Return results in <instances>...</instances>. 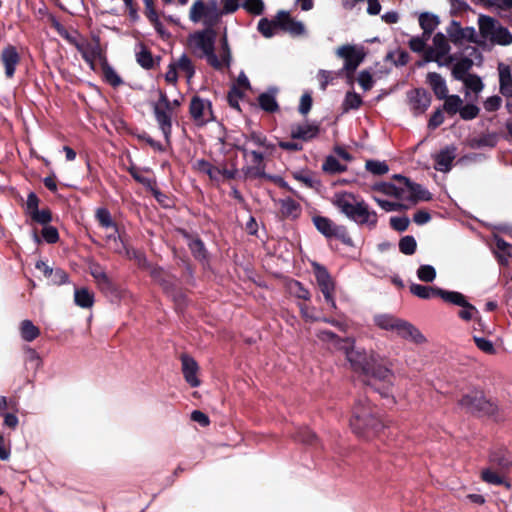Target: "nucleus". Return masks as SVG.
<instances>
[{
    "label": "nucleus",
    "mask_w": 512,
    "mask_h": 512,
    "mask_svg": "<svg viewBox=\"0 0 512 512\" xmlns=\"http://www.w3.org/2000/svg\"><path fill=\"white\" fill-rule=\"evenodd\" d=\"M216 37L217 34L213 28L197 30L188 35L186 46L195 57L206 59L207 63L215 69H222L230 64V49L224 37L219 53L216 54Z\"/></svg>",
    "instance_id": "nucleus-1"
},
{
    "label": "nucleus",
    "mask_w": 512,
    "mask_h": 512,
    "mask_svg": "<svg viewBox=\"0 0 512 512\" xmlns=\"http://www.w3.org/2000/svg\"><path fill=\"white\" fill-rule=\"evenodd\" d=\"M332 203L350 220L368 227L377 223V214L368 208L367 204L349 192L335 193Z\"/></svg>",
    "instance_id": "nucleus-2"
},
{
    "label": "nucleus",
    "mask_w": 512,
    "mask_h": 512,
    "mask_svg": "<svg viewBox=\"0 0 512 512\" xmlns=\"http://www.w3.org/2000/svg\"><path fill=\"white\" fill-rule=\"evenodd\" d=\"M235 145L244 152L247 163L251 165L247 167V176L259 177L264 175L263 156L269 150L266 139L256 134L251 136L241 135L236 139Z\"/></svg>",
    "instance_id": "nucleus-3"
},
{
    "label": "nucleus",
    "mask_w": 512,
    "mask_h": 512,
    "mask_svg": "<svg viewBox=\"0 0 512 512\" xmlns=\"http://www.w3.org/2000/svg\"><path fill=\"white\" fill-rule=\"evenodd\" d=\"M350 426L354 433L366 439L374 436L383 427L374 409L362 401H358L353 408Z\"/></svg>",
    "instance_id": "nucleus-4"
},
{
    "label": "nucleus",
    "mask_w": 512,
    "mask_h": 512,
    "mask_svg": "<svg viewBox=\"0 0 512 512\" xmlns=\"http://www.w3.org/2000/svg\"><path fill=\"white\" fill-rule=\"evenodd\" d=\"M374 321L379 328L391 331L406 340L417 344L425 342V337L417 328L393 315L379 314L374 317Z\"/></svg>",
    "instance_id": "nucleus-5"
},
{
    "label": "nucleus",
    "mask_w": 512,
    "mask_h": 512,
    "mask_svg": "<svg viewBox=\"0 0 512 512\" xmlns=\"http://www.w3.org/2000/svg\"><path fill=\"white\" fill-rule=\"evenodd\" d=\"M341 351L348 362L355 370L369 373L372 369V364H378L379 356L374 352H367L364 349L357 348L355 341L351 338H346V342L342 344Z\"/></svg>",
    "instance_id": "nucleus-6"
},
{
    "label": "nucleus",
    "mask_w": 512,
    "mask_h": 512,
    "mask_svg": "<svg viewBox=\"0 0 512 512\" xmlns=\"http://www.w3.org/2000/svg\"><path fill=\"white\" fill-rule=\"evenodd\" d=\"M220 16L221 13L218 10L216 0H210L209 2L196 0L189 10V20L194 24L201 23L205 28H213L219 21Z\"/></svg>",
    "instance_id": "nucleus-7"
},
{
    "label": "nucleus",
    "mask_w": 512,
    "mask_h": 512,
    "mask_svg": "<svg viewBox=\"0 0 512 512\" xmlns=\"http://www.w3.org/2000/svg\"><path fill=\"white\" fill-rule=\"evenodd\" d=\"M448 39L442 33H437L432 39V44L424 52V62H435L438 66H449L453 64L456 57L450 53Z\"/></svg>",
    "instance_id": "nucleus-8"
},
{
    "label": "nucleus",
    "mask_w": 512,
    "mask_h": 512,
    "mask_svg": "<svg viewBox=\"0 0 512 512\" xmlns=\"http://www.w3.org/2000/svg\"><path fill=\"white\" fill-rule=\"evenodd\" d=\"M478 24L481 35L490 42L502 46L512 44L511 32L495 19L481 15Z\"/></svg>",
    "instance_id": "nucleus-9"
},
{
    "label": "nucleus",
    "mask_w": 512,
    "mask_h": 512,
    "mask_svg": "<svg viewBox=\"0 0 512 512\" xmlns=\"http://www.w3.org/2000/svg\"><path fill=\"white\" fill-rule=\"evenodd\" d=\"M398 188L396 199L400 203L409 205V207L418 201H427L430 199V193L420 185L410 182L402 176H397Z\"/></svg>",
    "instance_id": "nucleus-10"
},
{
    "label": "nucleus",
    "mask_w": 512,
    "mask_h": 512,
    "mask_svg": "<svg viewBox=\"0 0 512 512\" xmlns=\"http://www.w3.org/2000/svg\"><path fill=\"white\" fill-rule=\"evenodd\" d=\"M337 57L344 60L342 71L346 73L348 80H351L353 73L365 58L364 48L357 45H342L335 51Z\"/></svg>",
    "instance_id": "nucleus-11"
},
{
    "label": "nucleus",
    "mask_w": 512,
    "mask_h": 512,
    "mask_svg": "<svg viewBox=\"0 0 512 512\" xmlns=\"http://www.w3.org/2000/svg\"><path fill=\"white\" fill-rule=\"evenodd\" d=\"M460 405L472 413L492 415L497 412V405L487 399L482 391L475 390L464 395Z\"/></svg>",
    "instance_id": "nucleus-12"
},
{
    "label": "nucleus",
    "mask_w": 512,
    "mask_h": 512,
    "mask_svg": "<svg viewBox=\"0 0 512 512\" xmlns=\"http://www.w3.org/2000/svg\"><path fill=\"white\" fill-rule=\"evenodd\" d=\"M159 99L154 105V114L156 121L166 140L169 139L172 129L173 106L166 94L159 91Z\"/></svg>",
    "instance_id": "nucleus-13"
},
{
    "label": "nucleus",
    "mask_w": 512,
    "mask_h": 512,
    "mask_svg": "<svg viewBox=\"0 0 512 512\" xmlns=\"http://www.w3.org/2000/svg\"><path fill=\"white\" fill-rule=\"evenodd\" d=\"M313 272L317 281V284L326 300V302L332 307L335 308V300H334V291L335 284L332 280L330 274L326 270L325 267L321 266L318 263H312Z\"/></svg>",
    "instance_id": "nucleus-14"
},
{
    "label": "nucleus",
    "mask_w": 512,
    "mask_h": 512,
    "mask_svg": "<svg viewBox=\"0 0 512 512\" xmlns=\"http://www.w3.org/2000/svg\"><path fill=\"white\" fill-rule=\"evenodd\" d=\"M441 298L446 302L461 307V310L459 311L458 315L462 320L470 321L472 319H475L478 315V310L476 309V307L470 304L467 301L466 297L460 292H441Z\"/></svg>",
    "instance_id": "nucleus-15"
},
{
    "label": "nucleus",
    "mask_w": 512,
    "mask_h": 512,
    "mask_svg": "<svg viewBox=\"0 0 512 512\" xmlns=\"http://www.w3.org/2000/svg\"><path fill=\"white\" fill-rule=\"evenodd\" d=\"M77 49L92 69H95L96 61L104 60L100 43L96 39L77 44Z\"/></svg>",
    "instance_id": "nucleus-16"
},
{
    "label": "nucleus",
    "mask_w": 512,
    "mask_h": 512,
    "mask_svg": "<svg viewBox=\"0 0 512 512\" xmlns=\"http://www.w3.org/2000/svg\"><path fill=\"white\" fill-rule=\"evenodd\" d=\"M190 113L198 123H205L212 118L211 104L209 101L194 97L190 104Z\"/></svg>",
    "instance_id": "nucleus-17"
},
{
    "label": "nucleus",
    "mask_w": 512,
    "mask_h": 512,
    "mask_svg": "<svg viewBox=\"0 0 512 512\" xmlns=\"http://www.w3.org/2000/svg\"><path fill=\"white\" fill-rule=\"evenodd\" d=\"M181 363H182V373L186 380V382L191 387H198L200 385V380L197 376L199 371V366L197 362L188 355H182L181 356Z\"/></svg>",
    "instance_id": "nucleus-18"
},
{
    "label": "nucleus",
    "mask_w": 512,
    "mask_h": 512,
    "mask_svg": "<svg viewBox=\"0 0 512 512\" xmlns=\"http://www.w3.org/2000/svg\"><path fill=\"white\" fill-rule=\"evenodd\" d=\"M451 41L455 44L463 42H476V30L473 27L461 28L456 22H453L448 30Z\"/></svg>",
    "instance_id": "nucleus-19"
},
{
    "label": "nucleus",
    "mask_w": 512,
    "mask_h": 512,
    "mask_svg": "<svg viewBox=\"0 0 512 512\" xmlns=\"http://www.w3.org/2000/svg\"><path fill=\"white\" fill-rule=\"evenodd\" d=\"M277 20L280 27L293 36H301L306 32L304 24L301 21H296L291 18L290 15L285 11L278 13Z\"/></svg>",
    "instance_id": "nucleus-20"
},
{
    "label": "nucleus",
    "mask_w": 512,
    "mask_h": 512,
    "mask_svg": "<svg viewBox=\"0 0 512 512\" xmlns=\"http://www.w3.org/2000/svg\"><path fill=\"white\" fill-rule=\"evenodd\" d=\"M499 80L501 93L509 98L507 103L508 109L512 112V75L508 65L499 64Z\"/></svg>",
    "instance_id": "nucleus-21"
},
{
    "label": "nucleus",
    "mask_w": 512,
    "mask_h": 512,
    "mask_svg": "<svg viewBox=\"0 0 512 512\" xmlns=\"http://www.w3.org/2000/svg\"><path fill=\"white\" fill-rule=\"evenodd\" d=\"M313 222L317 230L326 237H342L345 234V230L342 227L335 225L326 217H314Z\"/></svg>",
    "instance_id": "nucleus-22"
},
{
    "label": "nucleus",
    "mask_w": 512,
    "mask_h": 512,
    "mask_svg": "<svg viewBox=\"0 0 512 512\" xmlns=\"http://www.w3.org/2000/svg\"><path fill=\"white\" fill-rule=\"evenodd\" d=\"M1 61L5 69V75L12 78L15 73L16 66L19 64L20 56L13 46L6 47L1 54Z\"/></svg>",
    "instance_id": "nucleus-23"
},
{
    "label": "nucleus",
    "mask_w": 512,
    "mask_h": 512,
    "mask_svg": "<svg viewBox=\"0 0 512 512\" xmlns=\"http://www.w3.org/2000/svg\"><path fill=\"white\" fill-rule=\"evenodd\" d=\"M455 151V147L450 146L435 154V169L441 172H448L451 169L452 162L456 157Z\"/></svg>",
    "instance_id": "nucleus-24"
},
{
    "label": "nucleus",
    "mask_w": 512,
    "mask_h": 512,
    "mask_svg": "<svg viewBox=\"0 0 512 512\" xmlns=\"http://www.w3.org/2000/svg\"><path fill=\"white\" fill-rule=\"evenodd\" d=\"M411 109L415 113H423L430 105V97L424 90H414L409 94Z\"/></svg>",
    "instance_id": "nucleus-25"
},
{
    "label": "nucleus",
    "mask_w": 512,
    "mask_h": 512,
    "mask_svg": "<svg viewBox=\"0 0 512 512\" xmlns=\"http://www.w3.org/2000/svg\"><path fill=\"white\" fill-rule=\"evenodd\" d=\"M427 81L437 98L444 99L447 96L448 88L446 81L440 74L435 72L429 73Z\"/></svg>",
    "instance_id": "nucleus-26"
},
{
    "label": "nucleus",
    "mask_w": 512,
    "mask_h": 512,
    "mask_svg": "<svg viewBox=\"0 0 512 512\" xmlns=\"http://www.w3.org/2000/svg\"><path fill=\"white\" fill-rule=\"evenodd\" d=\"M495 248L494 254L501 263H506L509 258H512V244L506 242L498 236H494Z\"/></svg>",
    "instance_id": "nucleus-27"
},
{
    "label": "nucleus",
    "mask_w": 512,
    "mask_h": 512,
    "mask_svg": "<svg viewBox=\"0 0 512 512\" xmlns=\"http://www.w3.org/2000/svg\"><path fill=\"white\" fill-rule=\"evenodd\" d=\"M318 134V127L311 124L294 126L291 129V136L294 139L310 140Z\"/></svg>",
    "instance_id": "nucleus-28"
},
{
    "label": "nucleus",
    "mask_w": 512,
    "mask_h": 512,
    "mask_svg": "<svg viewBox=\"0 0 512 512\" xmlns=\"http://www.w3.org/2000/svg\"><path fill=\"white\" fill-rule=\"evenodd\" d=\"M410 291L413 295L422 298V299H429L434 296L441 297V292H448L447 290H443L440 288H433L429 286H424L420 284H412L410 286Z\"/></svg>",
    "instance_id": "nucleus-29"
},
{
    "label": "nucleus",
    "mask_w": 512,
    "mask_h": 512,
    "mask_svg": "<svg viewBox=\"0 0 512 512\" xmlns=\"http://www.w3.org/2000/svg\"><path fill=\"white\" fill-rule=\"evenodd\" d=\"M171 63L177 69L178 73H184L187 80L190 81L195 73V69L192 60L186 54H182L178 59Z\"/></svg>",
    "instance_id": "nucleus-30"
},
{
    "label": "nucleus",
    "mask_w": 512,
    "mask_h": 512,
    "mask_svg": "<svg viewBox=\"0 0 512 512\" xmlns=\"http://www.w3.org/2000/svg\"><path fill=\"white\" fill-rule=\"evenodd\" d=\"M419 23L423 29L424 36L429 37L438 26L439 18L431 13H422L419 17Z\"/></svg>",
    "instance_id": "nucleus-31"
},
{
    "label": "nucleus",
    "mask_w": 512,
    "mask_h": 512,
    "mask_svg": "<svg viewBox=\"0 0 512 512\" xmlns=\"http://www.w3.org/2000/svg\"><path fill=\"white\" fill-rule=\"evenodd\" d=\"M19 331L21 338L27 342L35 340L40 334L39 328L36 327L30 320L21 321L19 325Z\"/></svg>",
    "instance_id": "nucleus-32"
},
{
    "label": "nucleus",
    "mask_w": 512,
    "mask_h": 512,
    "mask_svg": "<svg viewBox=\"0 0 512 512\" xmlns=\"http://www.w3.org/2000/svg\"><path fill=\"white\" fill-rule=\"evenodd\" d=\"M74 300L81 308H90L94 303V295L86 288L75 289Z\"/></svg>",
    "instance_id": "nucleus-33"
},
{
    "label": "nucleus",
    "mask_w": 512,
    "mask_h": 512,
    "mask_svg": "<svg viewBox=\"0 0 512 512\" xmlns=\"http://www.w3.org/2000/svg\"><path fill=\"white\" fill-rule=\"evenodd\" d=\"M481 478L483 481L493 485H505L506 488H510V484L505 480L503 474L494 471L491 468L483 469L481 472Z\"/></svg>",
    "instance_id": "nucleus-34"
},
{
    "label": "nucleus",
    "mask_w": 512,
    "mask_h": 512,
    "mask_svg": "<svg viewBox=\"0 0 512 512\" xmlns=\"http://www.w3.org/2000/svg\"><path fill=\"white\" fill-rule=\"evenodd\" d=\"M105 237L107 245L111 250L117 253H122L124 251L125 248L122 241L118 237V230L116 226L109 228V230H105Z\"/></svg>",
    "instance_id": "nucleus-35"
},
{
    "label": "nucleus",
    "mask_w": 512,
    "mask_h": 512,
    "mask_svg": "<svg viewBox=\"0 0 512 512\" xmlns=\"http://www.w3.org/2000/svg\"><path fill=\"white\" fill-rule=\"evenodd\" d=\"M472 65H473L472 60H470L468 58H463L458 61L455 60L454 66L452 69V75L454 76L455 79L461 81L467 77V72L470 70Z\"/></svg>",
    "instance_id": "nucleus-36"
},
{
    "label": "nucleus",
    "mask_w": 512,
    "mask_h": 512,
    "mask_svg": "<svg viewBox=\"0 0 512 512\" xmlns=\"http://www.w3.org/2000/svg\"><path fill=\"white\" fill-rule=\"evenodd\" d=\"M280 210L285 217L296 218L300 214V206L291 198L282 199L280 201Z\"/></svg>",
    "instance_id": "nucleus-37"
},
{
    "label": "nucleus",
    "mask_w": 512,
    "mask_h": 512,
    "mask_svg": "<svg viewBox=\"0 0 512 512\" xmlns=\"http://www.w3.org/2000/svg\"><path fill=\"white\" fill-rule=\"evenodd\" d=\"M461 81L466 88V96H468L470 92L479 94L483 90L484 85L481 79L476 75L468 74L467 77Z\"/></svg>",
    "instance_id": "nucleus-38"
},
{
    "label": "nucleus",
    "mask_w": 512,
    "mask_h": 512,
    "mask_svg": "<svg viewBox=\"0 0 512 512\" xmlns=\"http://www.w3.org/2000/svg\"><path fill=\"white\" fill-rule=\"evenodd\" d=\"M317 337L319 338V340L328 343L331 348H334L336 350H340L342 344L346 342V339H340L333 332L326 330L320 331Z\"/></svg>",
    "instance_id": "nucleus-39"
},
{
    "label": "nucleus",
    "mask_w": 512,
    "mask_h": 512,
    "mask_svg": "<svg viewBox=\"0 0 512 512\" xmlns=\"http://www.w3.org/2000/svg\"><path fill=\"white\" fill-rule=\"evenodd\" d=\"M444 110L449 114L459 113L463 100L458 95H448L444 98Z\"/></svg>",
    "instance_id": "nucleus-40"
},
{
    "label": "nucleus",
    "mask_w": 512,
    "mask_h": 512,
    "mask_svg": "<svg viewBox=\"0 0 512 512\" xmlns=\"http://www.w3.org/2000/svg\"><path fill=\"white\" fill-rule=\"evenodd\" d=\"M280 27L278 20L276 22L269 21L267 19H261L258 23V29L266 38H270L276 34V31Z\"/></svg>",
    "instance_id": "nucleus-41"
},
{
    "label": "nucleus",
    "mask_w": 512,
    "mask_h": 512,
    "mask_svg": "<svg viewBox=\"0 0 512 512\" xmlns=\"http://www.w3.org/2000/svg\"><path fill=\"white\" fill-rule=\"evenodd\" d=\"M362 104V98L355 92H347L343 101V110L349 111L352 109H358Z\"/></svg>",
    "instance_id": "nucleus-42"
},
{
    "label": "nucleus",
    "mask_w": 512,
    "mask_h": 512,
    "mask_svg": "<svg viewBox=\"0 0 512 512\" xmlns=\"http://www.w3.org/2000/svg\"><path fill=\"white\" fill-rule=\"evenodd\" d=\"M91 274L102 289L108 288L110 286L109 278L100 266H92Z\"/></svg>",
    "instance_id": "nucleus-43"
},
{
    "label": "nucleus",
    "mask_w": 512,
    "mask_h": 512,
    "mask_svg": "<svg viewBox=\"0 0 512 512\" xmlns=\"http://www.w3.org/2000/svg\"><path fill=\"white\" fill-rule=\"evenodd\" d=\"M373 199L377 202V204L382 208L384 209L385 211H397V210H400L402 208H409V205H406L404 203H400L399 201H388V200H383V199H380L379 197L377 196H374Z\"/></svg>",
    "instance_id": "nucleus-44"
},
{
    "label": "nucleus",
    "mask_w": 512,
    "mask_h": 512,
    "mask_svg": "<svg viewBox=\"0 0 512 512\" xmlns=\"http://www.w3.org/2000/svg\"><path fill=\"white\" fill-rule=\"evenodd\" d=\"M259 104L262 109L268 112H273L278 108L274 95L270 93H263L259 96Z\"/></svg>",
    "instance_id": "nucleus-45"
},
{
    "label": "nucleus",
    "mask_w": 512,
    "mask_h": 512,
    "mask_svg": "<svg viewBox=\"0 0 512 512\" xmlns=\"http://www.w3.org/2000/svg\"><path fill=\"white\" fill-rule=\"evenodd\" d=\"M417 277L423 282H432L436 277V270L431 265H421L417 270Z\"/></svg>",
    "instance_id": "nucleus-46"
},
{
    "label": "nucleus",
    "mask_w": 512,
    "mask_h": 512,
    "mask_svg": "<svg viewBox=\"0 0 512 512\" xmlns=\"http://www.w3.org/2000/svg\"><path fill=\"white\" fill-rule=\"evenodd\" d=\"M417 247L416 240L412 236H405L399 242V249L403 254L412 255Z\"/></svg>",
    "instance_id": "nucleus-47"
},
{
    "label": "nucleus",
    "mask_w": 512,
    "mask_h": 512,
    "mask_svg": "<svg viewBox=\"0 0 512 512\" xmlns=\"http://www.w3.org/2000/svg\"><path fill=\"white\" fill-rule=\"evenodd\" d=\"M96 218L104 230H109V228L116 226L111 219L110 213L106 209L99 208L96 211Z\"/></svg>",
    "instance_id": "nucleus-48"
},
{
    "label": "nucleus",
    "mask_w": 512,
    "mask_h": 512,
    "mask_svg": "<svg viewBox=\"0 0 512 512\" xmlns=\"http://www.w3.org/2000/svg\"><path fill=\"white\" fill-rule=\"evenodd\" d=\"M397 188L398 184H392V183H378L373 186V190L383 193L387 196L394 197L396 199L397 196Z\"/></svg>",
    "instance_id": "nucleus-49"
},
{
    "label": "nucleus",
    "mask_w": 512,
    "mask_h": 512,
    "mask_svg": "<svg viewBox=\"0 0 512 512\" xmlns=\"http://www.w3.org/2000/svg\"><path fill=\"white\" fill-rule=\"evenodd\" d=\"M368 374H372L374 377L387 383H390L392 379L391 371L385 367H377V364H372V369Z\"/></svg>",
    "instance_id": "nucleus-50"
},
{
    "label": "nucleus",
    "mask_w": 512,
    "mask_h": 512,
    "mask_svg": "<svg viewBox=\"0 0 512 512\" xmlns=\"http://www.w3.org/2000/svg\"><path fill=\"white\" fill-rule=\"evenodd\" d=\"M242 6L247 12L255 15L261 14L264 9L262 0H245Z\"/></svg>",
    "instance_id": "nucleus-51"
},
{
    "label": "nucleus",
    "mask_w": 512,
    "mask_h": 512,
    "mask_svg": "<svg viewBox=\"0 0 512 512\" xmlns=\"http://www.w3.org/2000/svg\"><path fill=\"white\" fill-rule=\"evenodd\" d=\"M289 291L294 296L308 300L310 298V293L307 289H305L299 282L293 281L289 283Z\"/></svg>",
    "instance_id": "nucleus-52"
},
{
    "label": "nucleus",
    "mask_w": 512,
    "mask_h": 512,
    "mask_svg": "<svg viewBox=\"0 0 512 512\" xmlns=\"http://www.w3.org/2000/svg\"><path fill=\"white\" fill-rule=\"evenodd\" d=\"M137 62L145 69H149L153 66V58L151 53L145 49L141 48L139 52L136 54Z\"/></svg>",
    "instance_id": "nucleus-53"
},
{
    "label": "nucleus",
    "mask_w": 512,
    "mask_h": 512,
    "mask_svg": "<svg viewBox=\"0 0 512 512\" xmlns=\"http://www.w3.org/2000/svg\"><path fill=\"white\" fill-rule=\"evenodd\" d=\"M366 168L373 174L382 175L388 172L389 168L385 162L370 160L366 162Z\"/></svg>",
    "instance_id": "nucleus-54"
},
{
    "label": "nucleus",
    "mask_w": 512,
    "mask_h": 512,
    "mask_svg": "<svg viewBox=\"0 0 512 512\" xmlns=\"http://www.w3.org/2000/svg\"><path fill=\"white\" fill-rule=\"evenodd\" d=\"M358 83L363 90L368 91L373 87L374 80L370 72L363 70L358 74Z\"/></svg>",
    "instance_id": "nucleus-55"
},
{
    "label": "nucleus",
    "mask_w": 512,
    "mask_h": 512,
    "mask_svg": "<svg viewBox=\"0 0 512 512\" xmlns=\"http://www.w3.org/2000/svg\"><path fill=\"white\" fill-rule=\"evenodd\" d=\"M459 114L463 120H472L478 116L479 108L473 104L462 105Z\"/></svg>",
    "instance_id": "nucleus-56"
},
{
    "label": "nucleus",
    "mask_w": 512,
    "mask_h": 512,
    "mask_svg": "<svg viewBox=\"0 0 512 512\" xmlns=\"http://www.w3.org/2000/svg\"><path fill=\"white\" fill-rule=\"evenodd\" d=\"M428 38L429 37L424 36V34L422 35V37H413L409 41V47L414 52H417V53L422 52L424 54V52L426 50L425 49L426 41L428 40Z\"/></svg>",
    "instance_id": "nucleus-57"
},
{
    "label": "nucleus",
    "mask_w": 512,
    "mask_h": 512,
    "mask_svg": "<svg viewBox=\"0 0 512 512\" xmlns=\"http://www.w3.org/2000/svg\"><path fill=\"white\" fill-rule=\"evenodd\" d=\"M477 347L485 353L494 354L495 348L493 343L484 337H474Z\"/></svg>",
    "instance_id": "nucleus-58"
},
{
    "label": "nucleus",
    "mask_w": 512,
    "mask_h": 512,
    "mask_svg": "<svg viewBox=\"0 0 512 512\" xmlns=\"http://www.w3.org/2000/svg\"><path fill=\"white\" fill-rule=\"evenodd\" d=\"M240 1L241 0H221L222 4V11L220 12L222 14H230L238 10L240 7Z\"/></svg>",
    "instance_id": "nucleus-59"
},
{
    "label": "nucleus",
    "mask_w": 512,
    "mask_h": 512,
    "mask_svg": "<svg viewBox=\"0 0 512 512\" xmlns=\"http://www.w3.org/2000/svg\"><path fill=\"white\" fill-rule=\"evenodd\" d=\"M42 236L48 243H55L59 238L57 229L52 226L44 227L42 230Z\"/></svg>",
    "instance_id": "nucleus-60"
},
{
    "label": "nucleus",
    "mask_w": 512,
    "mask_h": 512,
    "mask_svg": "<svg viewBox=\"0 0 512 512\" xmlns=\"http://www.w3.org/2000/svg\"><path fill=\"white\" fill-rule=\"evenodd\" d=\"M407 217H392L390 219L391 226L397 231H405L409 225Z\"/></svg>",
    "instance_id": "nucleus-61"
},
{
    "label": "nucleus",
    "mask_w": 512,
    "mask_h": 512,
    "mask_svg": "<svg viewBox=\"0 0 512 512\" xmlns=\"http://www.w3.org/2000/svg\"><path fill=\"white\" fill-rule=\"evenodd\" d=\"M189 247L195 257L201 259L204 258V246L203 243L198 239H191L189 241Z\"/></svg>",
    "instance_id": "nucleus-62"
},
{
    "label": "nucleus",
    "mask_w": 512,
    "mask_h": 512,
    "mask_svg": "<svg viewBox=\"0 0 512 512\" xmlns=\"http://www.w3.org/2000/svg\"><path fill=\"white\" fill-rule=\"evenodd\" d=\"M321 89L325 90L327 85L334 79V75L331 71L320 70L317 75Z\"/></svg>",
    "instance_id": "nucleus-63"
},
{
    "label": "nucleus",
    "mask_w": 512,
    "mask_h": 512,
    "mask_svg": "<svg viewBox=\"0 0 512 512\" xmlns=\"http://www.w3.org/2000/svg\"><path fill=\"white\" fill-rule=\"evenodd\" d=\"M104 77H105L106 81L113 86H117L121 83L120 77L110 67H104Z\"/></svg>",
    "instance_id": "nucleus-64"
}]
</instances>
